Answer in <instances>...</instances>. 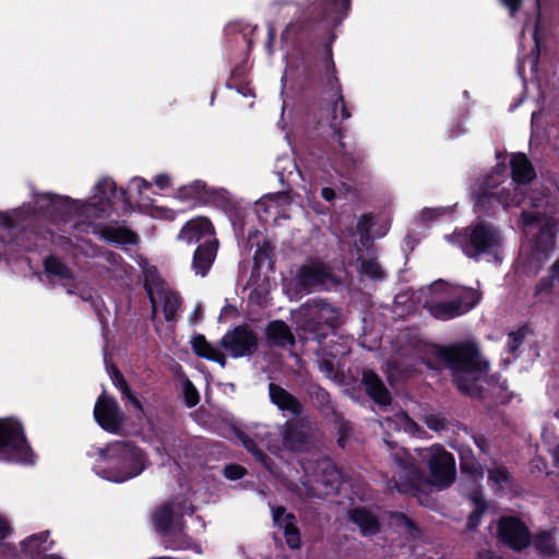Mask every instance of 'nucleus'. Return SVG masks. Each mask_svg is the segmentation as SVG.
I'll return each mask as SVG.
<instances>
[{"instance_id": "obj_22", "label": "nucleus", "mask_w": 559, "mask_h": 559, "mask_svg": "<svg viewBox=\"0 0 559 559\" xmlns=\"http://www.w3.org/2000/svg\"><path fill=\"white\" fill-rule=\"evenodd\" d=\"M501 5L504 7L510 17H515L516 14L520 12V10L523 7V0H499ZM550 0H534L535 10L537 14V19L534 25L533 31V41H534V48L533 53L535 55V63H537V60L540 55V46H542V38H540V27H542V9L544 7L548 5V2Z\"/></svg>"}, {"instance_id": "obj_33", "label": "nucleus", "mask_w": 559, "mask_h": 559, "mask_svg": "<svg viewBox=\"0 0 559 559\" xmlns=\"http://www.w3.org/2000/svg\"><path fill=\"white\" fill-rule=\"evenodd\" d=\"M104 238L108 242L117 245H138L139 235L126 227H107L104 229Z\"/></svg>"}, {"instance_id": "obj_58", "label": "nucleus", "mask_w": 559, "mask_h": 559, "mask_svg": "<svg viewBox=\"0 0 559 559\" xmlns=\"http://www.w3.org/2000/svg\"><path fill=\"white\" fill-rule=\"evenodd\" d=\"M521 218L525 226H533L542 223L543 215L538 212L523 211L521 214Z\"/></svg>"}, {"instance_id": "obj_42", "label": "nucleus", "mask_w": 559, "mask_h": 559, "mask_svg": "<svg viewBox=\"0 0 559 559\" xmlns=\"http://www.w3.org/2000/svg\"><path fill=\"white\" fill-rule=\"evenodd\" d=\"M480 298L481 295L478 290L474 288H465L452 299L459 302L460 310H462V313L464 314L476 307V305L480 301Z\"/></svg>"}, {"instance_id": "obj_63", "label": "nucleus", "mask_w": 559, "mask_h": 559, "mask_svg": "<svg viewBox=\"0 0 559 559\" xmlns=\"http://www.w3.org/2000/svg\"><path fill=\"white\" fill-rule=\"evenodd\" d=\"M321 197L325 201L331 202V201H333L335 199L336 193H335V190L333 188L324 187L321 190Z\"/></svg>"}, {"instance_id": "obj_36", "label": "nucleus", "mask_w": 559, "mask_h": 559, "mask_svg": "<svg viewBox=\"0 0 559 559\" xmlns=\"http://www.w3.org/2000/svg\"><path fill=\"white\" fill-rule=\"evenodd\" d=\"M45 272L61 280H73L72 270L56 255H48L44 260Z\"/></svg>"}, {"instance_id": "obj_41", "label": "nucleus", "mask_w": 559, "mask_h": 559, "mask_svg": "<svg viewBox=\"0 0 559 559\" xmlns=\"http://www.w3.org/2000/svg\"><path fill=\"white\" fill-rule=\"evenodd\" d=\"M337 431V445L345 450L353 435L352 424L344 418L343 414L331 419Z\"/></svg>"}, {"instance_id": "obj_48", "label": "nucleus", "mask_w": 559, "mask_h": 559, "mask_svg": "<svg viewBox=\"0 0 559 559\" xmlns=\"http://www.w3.org/2000/svg\"><path fill=\"white\" fill-rule=\"evenodd\" d=\"M359 271L373 281H382L385 277L380 264L373 259L362 260Z\"/></svg>"}, {"instance_id": "obj_43", "label": "nucleus", "mask_w": 559, "mask_h": 559, "mask_svg": "<svg viewBox=\"0 0 559 559\" xmlns=\"http://www.w3.org/2000/svg\"><path fill=\"white\" fill-rule=\"evenodd\" d=\"M181 306V298L175 292H168L163 299V313L167 322L176 321L177 311Z\"/></svg>"}, {"instance_id": "obj_12", "label": "nucleus", "mask_w": 559, "mask_h": 559, "mask_svg": "<svg viewBox=\"0 0 559 559\" xmlns=\"http://www.w3.org/2000/svg\"><path fill=\"white\" fill-rule=\"evenodd\" d=\"M498 540L514 551H522L532 543L526 524L513 515H502L497 523Z\"/></svg>"}, {"instance_id": "obj_39", "label": "nucleus", "mask_w": 559, "mask_h": 559, "mask_svg": "<svg viewBox=\"0 0 559 559\" xmlns=\"http://www.w3.org/2000/svg\"><path fill=\"white\" fill-rule=\"evenodd\" d=\"M48 535V532H41L27 537L21 543L23 551L32 558L39 556L46 551L44 544L47 542Z\"/></svg>"}, {"instance_id": "obj_31", "label": "nucleus", "mask_w": 559, "mask_h": 559, "mask_svg": "<svg viewBox=\"0 0 559 559\" xmlns=\"http://www.w3.org/2000/svg\"><path fill=\"white\" fill-rule=\"evenodd\" d=\"M209 186L202 180H195L190 185L182 186L177 191V198L181 201H191L193 205H203Z\"/></svg>"}, {"instance_id": "obj_15", "label": "nucleus", "mask_w": 559, "mask_h": 559, "mask_svg": "<svg viewBox=\"0 0 559 559\" xmlns=\"http://www.w3.org/2000/svg\"><path fill=\"white\" fill-rule=\"evenodd\" d=\"M282 444L292 451H305L311 445V420L308 416L289 419L282 427Z\"/></svg>"}, {"instance_id": "obj_10", "label": "nucleus", "mask_w": 559, "mask_h": 559, "mask_svg": "<svg viewBox=\"0 0 559 559\" xmlns=\"http://www.w3.org/2000/svg\"><path fill=\"white\" fill-rule=\"evenodd\" d=\"M35 459L22 423L13 417L0 418V462L33 465Z\"/></svg>"}, {"instance_id": "obj_59", "label": "nucleus", "mask_w": 559, "mask_h": 559, "mask_svg": "<svg viewBox=\"0 0 559 559\" xmlns=\"http://www.w3.org/2000/svg\"><path fill=\"white\" fill-rule=\"evenodd\" d=\"M0 226L2 228H15L17 226L16 219L5 212L0 211Z\"/></svg>"}, {"instance_id": "obj_14", "label": "nucleus", "mask_w": 559, "mask_h": 559, "mask_svg": "<svg viewBox=\"0 0 559 559\" xmlns=\"http://www.w3.org/2000/svg\"><path fill=\"white\" fill-rule=\"evenodd\" d=\"M94 418L105 431L110 433H117L124 423V414L117 400L106 393L100 394L95 403Z\"/></svg>"}, {"instance_id": "obj_55", "label": "nucleus", "mask_w": 559, "mask_h": 559, "mask_svg": "<svg viewBox=\"0 0 559 559\" xmlns=\"http://www.w3.org/2000/svg\"><path fill=\"white\" fill-rule=\"evenodd\" d=\"M392 519L395 520L397 525L404 526L411 533L419 531L418 525L403 512H394Z\"/></svg>"}, {"instance_id": "obj_47", "label": "nucleus", "mask_w": 559, "mask_h": 559, "mask_svg": "<svg viewBox=\"0 0 559 559\" xmlns=\"http://www.w3.org/2000/svg\"><path fill=\"white\" fill-rule=\"evenodd\" d=\"M528 326L522 325L515 331H511L508 334L507 348L509 354L515 355L518 349L523 345L524 340L527 335Z\"/></svg>"}, {"instance_id": "obj_52", "label": "nucleus", "mask_w": 559, "mask_h": 559, "mask_svg": "<svg viewBox=\"0 0 559 559\" xmlns=\"http://www.w3.org/2000/svg\"><path fill=\"white\" fill-rule=\"evenodd\" d=\"M183 399L189 408L194 407L200 402L199 391L189 379L183 383Z\"/></svg>"}, {"instance_id": "obj_37", "label": "nucleus", "mask_w": 559, "mask_h": 559, "mask_svg": "<svg viewBox=\"0 0 559 559\" xmlns=\"http://www.w3.org/2000/svg\"><path fill=\"white\" fill-rule=\"evenodd\" d=\"M430 312L439 320H450L463 314L459 302L453 299L433 304L430 307Z\"/></svg>"}, {"instance_id": "obj_17", "label": "nucleus", "mask_w": 559, "mask_h": 559, "mask_svg": "<svg viewBox=\"0 0 559 559\" xmlns=\"http://www.w3.org/2000/svg\"><path fill=\"white\" fill-rule=\"evenodd\" d=\"M119 198L124 203L130 204L128 192L121 188L117 189L116 182L110 178L100 179L95 186V194L93 197V206L102 214H108L112 209V199Z\"/></svg>"}, {"instance_id": "obj_27", "label": "nucleus", "mask_w": 559, "mask_h": 559, "mask_svg": "<svg viewBox=\"0 0 559 559\" xmlns=\"http://www.w3.org/2000/svg\"><path fill=\"white\" fill-rule=\"evenodd\" d=\"M235 435L241 442L242 447L254 456L255 461H258L271 475L280 477V472L274 461L258 447L255 441L247 432L241 429H236Z\"/></svg>"}, {"instance_id": "obj_34", "label": "nucleus", "mask_w": 559, "mask_h": 559, "mask_svg": "<svg viewBox=\"0 0 559 559\" xmlns=\"http://www.w3.org/2000/svg\"><path fill=\"white\" fill-rule=\"evenodd\" d=\"M293 346H295V336L292 333L290 328L282 320V366L286 364V361H284V359H286L284 352H287V358L294 360V364L290 367L301 368V357L293 349Z\"/></svg>"}, {"instance_id": "obj_32", "label": "nucleus", "mask_w": 559, "mask_h": 559, "mask_svg": "<svg viewBox=\"0 0 559 559\" xmlns=\"http://www.w3.org/2000/svg\"><path fill=\"white\" fill-rule=\"evenodd\" d=\"M556 230L557 223L550 217L546 218L535 236L536 248L545 253L552 250L555 246Z\"/></svg>"}, {"instance_id": "obj_64", "label": "nucleus", "mask_w": 559, "mask_h": 559, "mask_svg": "<svg viewBox=\"0 0 559 559\" xmlns=\"http://www.w3.org/2000/svg\"><path fill=\"white\" fill-rule=\"evenodd\" d=\"M549 274L557 281L559 284V258L554 262V264L549 269Z\"/></svg>"}, {"instance_id": "obj_2", "label": "nucleus", "mask_w": 559, "mask_h": 559, "mask_svg": "<svg viewBox=\"0 0 559 559\" xmlns=\"http://www.w3.org/2000/svg\"><path fill=\"white\" fill-rule=\"evenodd\" d=\"M352 0H313L301 15L282 32L300 55L311 47L314 32L338 26L348 15Z\"/></svg>"}, {"instance_id": "obj_6", "label": "nucleus", "mask_w": 559, "mask_h": 559, "mask_svg": "<svg viewBox=\"0 0 559 559\" xmlns=\"http://www.w3.org/2000/svg\"><path fill=\"white\" fill-rule=\"evenodd\" d=\"M106 463L98 466L97 474L115 483H123L139 476L146 467V455L132 441H116L98 450Z\"/></svg>"}, {"instance_id": "obj_23", "label": "nucleus", "mask_w": 559, "mask_h": 559, "mask_svg": "<svg viewBox=\"0 0 559 559\" xmlns=\"http://www.w3.org/2000/svg\"><path fill=\"white\" fill-rule=\"evenodd\" d=\"M152 521L160 537L170 535L175 528L183 525L182 516L176 518L171 502H165L157 508L153 513Z\"/></svg>"}, {"instance_id": "obj_5", "label": "nucleus", "mask_w": 559, "mask_h": 559, "mask_svg": "<svg viewBox=\"0 0 559 559\" xmlns=\"http://www.w3.org/2000/svg\"><path fill=\"white\" fill-rule=\"evenodd\" d=\"M258 31V25H252L241 20L233 21L224 28L226 49L229 51L230 60L235 63L230 71V76L226 81V86L236 90L245 97L253 96L247 79L248 60Z\"/></svg>"}, {"instance_id": "obj_20", "label": "nucleus", "mask_w": 559, "mask_h": 559, "mask_svg": "<svg viewBox=\"0 0 559 559\" xmlns=\"http://www.w3.org/2000/svg\"><path fill=\"white\" fill-rule=\"evenodd\" d=\"M330 274L322 263H312L304 265L299 269L296 281L298 293L308 294L316 287L325 284Z\"/></svg>"}, {"instance_id": "obj_30", "label": "nucleus", "mask_w": 559, "mask_h": 559, "mask_svg": "<svg viewBox=\"0 0 559 559\" xmlns=\"http://www.w3.org/2000/svg\"><path fill=\"white\" fill-rule=\"evenodd\" d=\"M260 221L267 222L273 216L274 222L280 217V191L262 197L254 205Z\"/></svg>"}, {"instance_id": "obj_50", "label": "nucleus", "mask_w": 559, "mask_h": 559, "mask_svg": "<svg viewBox=\"0 0 559 559\" xmlns=\"http://www.w3.org/2000/svg\"><path fill=\"white\" fill-rule=\"evenodd\" d=\"M499 197L493 192L485 191L477 197L475 206L485 215H490L493 202H499Z\"/></svg>"}, {"instance_id": "obj_11", "label": "nucleus", "mask_w": 559, "mask_h": 559, "mask_svg": "<svg viewBox=\"0 0 559 559\" xmlns=\"http://www.w3.org/2000/svg\"><path fill=\"white\" fill-rule=\"evenodd\" d=\"M274 248L266 241L259 245L253 257V269L250 276V284L253 292L260 296H266L272 289L276 288L274 276L275 260Z\"/></svg>"}, {"instance_id": "obj_62", "label": "nucleus", "mask_w": 559, "mask_h": 559, "mask_svg": "<svg viewBox=\"0 0 559 559\" xmlns=\"http://www.w3.org/2000/svg\"><path fill=\"white\" fill-rule=\"evenodd\" d=\"M155 185L160 189L165 190L170 186V177L166 174H159L154 179Z\"/></svg>"}, {"instance_id": "obj_57", "label": "nucleus", "mask_w": 559, "mask_h": 559, "mask_svg": "<svg viewBox=\"0 0 559 559\" xmlns=\"http://www.w3.org/2000/svg\"><path fill=\"white\" fill-rule=\"evenodd\" d=\"M276 37V28L272 23L267 24V37L264 41V50L267 53V56L273 57L274 56V41Z\"/></svg>"}, {"instance_id": "obj_40", "label": "nucleus", "mask_w": 559, "mask_h": 559, "mask_svg": "<svg viewBox=\"0 0 559 559\" xmlns=\"http://www.w3.org/2000/svg\"><path fill=\"white\" fill-rule=\"evenodd\" d=\"M534 546L544 558H550L557 552L555 538L552 534L547 531H543L536 535Z\"/></svg>"}, {"instance_id": "obj_38", "label": "nucleus", "mask_w": 559, "mask_h": 559, "mask_svg": "<svg viewBox=\"0 0 559 559\" xmlns=\"http://www.w3.org/2000/svg\"><path fill=\"white\" fill-rule=\"evenodd\" d=\"M164 547L173 550H187L191 547V537L183 533V525L175 528L170 535L162 537Z\"/></svg>"}, {"instance_id": "obj_21", "label": "nucleus", "mask_w": 559, "mask_h": 559, "mask_svg": "<svg viewBox=\"0 0 559 559\" xmlns=\"http://www.w3.org/2000/svg\"><path fill=\"white\" fill-rule=\"evenodd\" d=\"M217 239H205L199 243L192 257V270L197 275L206 276L210 272L218 251Z\"/></svg>"}, {"instance_id": "obj_54", "label": "nucleus", "mask_w": 559, "mask_h": 559, "mask_svg": "<svg viewBox=\"0 0 559 559\" xmlns=\"http://www.w3.org/2000/svg\"><path fill=\"white\" fill-rule=\"evenodd\" d=\"M247 473L248 472L245 466L236 463L227 464L223 469V475L229 480L241 479L245 475H247Z\"/></svg>"}, {"instance_id": "obj_18", "label": "nucleus", "mask_w": 559, "mask_h": 559, "mask_svg": "<svg viewBox=\"0 0 559 559\" xmlns=\"http://www.w3.org/2000/svg\"><path fill=\"white\" fill-rule=\"evenodd\" d=\"M37 204L40 210L49 213L58 221H67L73 213L79 212L78 201L69 197H60L52 193L40 194Z\"/></svg>"}, {"instance_id": "obj_9", "label": "nucleus", "mask_w": 559, "mask_h": 559, "mask_svg": "<svg viewBox=\"0 0 559 559\" xmlns=\"http://www.w3.org/2000/svg\"><path fill=\"white\" fill-rule=\"evenodd\" d=\"M451 240L467 258L476 261L481 255H497L502 247L499 228L486 221H478L465 228L456 229L451 235Z\"/></svg>"}, {"instance_id": "obj_49", "label": "nucleus", "mask_w": 559, "mask_h": 559, "mask_svg": "<svg viewBox=\"0 0 559 559\" xmlns=\"http://www.w3.org/2000/svg\"><path fill=\"white\" fill-rule=\"evenodd\" d=\"M488 480L496 485L502 486L512 484L513 477L506 466L500 465L488 469Z\"/></svg>"}, {"instance_id": "obj_56", "label": "nucleus", "mask_w": 559, "mask_h": 559, "mask_svg": "<svg viewBox=\"0 0 559 559\" xmlns=\"http://www.w3.org/2000/svg\"><path fill=\"white\" fill-rule=\"evenodd\" d=\"M318 366L321 372H323L328 378H335V365L333 358L321 357L318 359Z\"/></svg>"}, {"instance_id": "obj_35", "label": "nucleus", "mask_w": 559, "mask_h": 559, "mask_svg": "<svg viewBox=\"0 0 559 559\" xmlns=\"http://www.w3.org/2000/svg\"><path fill=\"white\" fill-rule=\"evenodd\" d=\"M109 376L112 384L121 392L122 397L130 401L136 408L142 409L141 401L133 394L124 376L116 365L110 366Z\"/></svg>"}, {"instance_id": "obj_44", "label": "nucleus", "mask_w": 559, "mask_h": 559, "mask_svg": "<svg viewBox=\"0 0 559 559\" xmlns=\"http://www.w3.org/2000/svg\"><path fill=\"white\" fill-rule=\"evenodd\" d=\"M473 501L475 503V509L469 513L466 521V528L468 531L477 530L487 509V503L483 497L474 496Z\"/></svg>"}, {"instance_id": "obj_60", "label": "nucleus", "mask_w": 559, "mask_h": 559, "mask_svg": "<svg viewBox=\"0 0 559 559\" xmlns=\"http://www.w3.org/2000/svg\"><path fill=\"white\" fill-rule=\"evenodd\" d=\"M269 389L271 402L280 407V384L271 382Z\"/></svg>"}, {"instance_id": "obj_3", "label": "nucleus", "mask_w": 559, "mask_h": 559, "mask_svg": "<svg viewBox=\"0 0 559 559\" xmlns=\"http://www.w3.org/2000/svg\"><path fill=\"white\" fill-rule=\"evenodd\" d=\"M394 461L399 469L395 472L392 480L399 492L416 496L423 491L424 487L430 484L424 472L416 466L414 457L409 453L397 451L394 454ZM428 467L432 485L447 488L455 479V460L445 450L433 454L428 461Z\"/></svg>"}, {"instance_id": "obj_61", "label": "nucleus", "mask_w": 559, "mask_h": 559, "mask_svg": "<svg viewBox=\"0 0 559 559\" xmlns=\"http://www.w3.org/2000/svg\"><path fill=\"white\" fill-rule=\"evenodd\" d=\"M475 444L477 448L485 454H487L490 450L489 440L484 436H477L474 438Z\"/></svg>"}, {"instance_id": "obj_13", "label": "nucleus", "mask_w": 559, "mask_h": 559, "mask_svg": "<svg viewBox=\"0 0 559 559\" xmlns=\"http://www.w3.org/2000/svg\"><path fill=\"white\" fill-rule=\"evenodd\" d=\"M301 467L309 481L322 485L329 491L337 490L342 484V472L330 457L301 461Z\"/></svg>"}, {"instance_id": "obj_28", "label": "nucleus", "mask_w": 559, "mask_h": 559, "mask_svg": "<svg viewBox=\"0 0 559 559\" xmlns=\"http://www.w3.org/2000/svg\"><path fill=\"white\" fill-rule=\"evenodd\" d=\"M308 392L313 405L325 419L331 420L342 415V413L336 409V405L332 401L330 393L323 386L317 383L311 384Z\"/></svg>"}, {"instance_id": "obj_8", "label": "nucleus", "mask_w": 559, "mask_h": 559, "mask_svg": "<svg viewBox=\"0 0 559 559\" xmlns=\"http://www.w3.org/2000/svg\"><path fill=\"white\" fill-rule=\"evenodd\" d=\"M336 35L332 32L329 36L328 43L324 45V66L328 75V84L334 90L331 104L329 107V128L332 131V139L338 144L340 151L344 157L350 159L354 164L361 162L360 155L355 156L353 152L348 151L344 139V129L342 123L352 117V112L345 102L342 85L336 76V67L333 60L332 45Z\"/></svg>"}, {"instance_id": "obj_26", "label": "nucleus", "mask_w": 559, "mask_h": 559, "mask_svg": "<svg viewBox=\"0 0 559 559\" xmlns=\"http://www.w3.org/2000/svg\"><path fill=\"white\" fill-rule=\"evenodd\" d=\"M512 180L520 185H527L536 178V171L525 153H513L510 158Z\"/></svg>"}, {"instance_id": "obj_24", "label": "nucleus", "mask_w": 559, "mask_h": 559, "mask_svg": "<svg viewBox=\"0 0 559 559\" xmlns=\"http://www.w3.org/2000/svg\"><path fill=\"white\" fill-rule=\"evenodd\" d=\"M352 523L357 525L365 537H371L380 533L381 524L376 514L366 507H356L348 512Z\"/></svg>"}, {"instance_id": "obj_45", "label": "nucleus", "mask_w": 559, "mask_h": 559, "mask_svg": "<svg viewBox=\"0 0 559 559\" xmlns=\"http://www.w3.org/2000/svg\"><path fill=\"white\" fill-rule=\"evenodd\" d=\"M203 205H212L217 209L226 210L230 205L228 192L225 189L209 187Z\"/></svg>"}, {"instance_id": "obj_25", "label": "nucleus", "mask_w": 559, "mask_h": 559, "mask_svg": "<svg viewBox=\"0 0 559 559\" xmlns=\"http://www.w3.org/2000/svg\"><path fill=\"white\" fill-rule=\"evenodd\" d=\"M191 346L193 353L203 359L214 361L218 364L222 368H225L227 365L226 354L218 347L212 344L206 340L203 334H195L192 337Z\"/></svg>"}, {"instance_id": "obj_29", "label": "nucleus", "mask_w": 559, "mask_h": 559, "mask_svg": "<svg viewBox=\"0 0 559 559\" xmlns=\"http://www.w3.org/2000/svg\"><path fill=\"white\" fill-rule=\"evenodd\" d=\"M460 469L472 481H479L484 478L485 471L479 461L475 457L471 449L460 452Z\"/></svg>"}, {"instance_id": "obj_53", "label": "nucleus", "mask_w": 559, "mask_h": 559, "mask_svg": "<svg viewBox=\"0 0 559 559\" xmlns=\"http://www.w3.org/2000/svg\"><path fill=\"white\" fill-rule=\"evenodd\" d=\"M556 283L557 281L550 274L543 276L535 285L534 296L537 297L542 294L551 295Z\"/></svg>"}, {"instance_id": "obj_4", "label": "nucleus", "mask_w": 559, "mask_h": 559, "mask_svg": "<svg viewBox=\"0 0 559 559\" xmlns=\"http://www.w3.org/2000/svg\"><path fill=\"white\" fill-rule=\"evenodd\" d=\"M435 357L451 371L456 389L471 397H480L483 386L478 383L481 373L479 349L472 342H460L449 346H436Z\"/></svg>"}, {"instance_id": "obj_7", "label": "nucleus", "mask_w": 559, "mask_h": 559, "mask_svg": "<svg viewBox=\"0 0 559 559\" xmlns=\"http://www.w3.org/2000/svg\"><path fill=\"white\" fill-rule=\"evenodd\" d=\"M293 322L299 338L322 342L338 325L337 309L321 298H310L296 311Z\"/></svg>"}, {"instance_id": "obj_19", "label": "nucleus", "mask_w": 559, "mask_h": 559, "mask_svg": "<svg viewBox=\"0 0 559 559\" xmlns=\"http://www.w3.org/2000/svg\"><path fill=\"white\" fill-rule=\"evenodd\" d=\"M205 239H217L212 222L205 216H197L188 221L177 235V240L193 245Z\"/></svg>"}, {"instance_id": "obj_16", "label": "nucleus", "mask_w": 559, "mask_h": 559, "mask_svg": "<svg viewBox=\"0 0 559 559\" xmlns=\"http://www.w3.org/2000/svg\"><path fill=\"white\" fill-rule=\"evenodd\" d=\"M361 385L366 395L382 412H385L393 402L392 394L381 377L372 369H362Z\"/></svg>"}, {"instance_id": "obj_51", "label": "nucleus", "mask_w": 559, "mask_h": 559, "mask_svg": "<svg viewBox=\"0 0 559 559\" xmlns=\"http://www.w3.org/2000/svg\"><path fill=\"white\" fill-rule=\"evenodd\" d=\"M284 536L290 549H299L301 547L300 532L295 524L290 522L285 524Z\"/></svg>"}, {"instance_id": "obj_1", "label": "nucleus", "mask_w": 559, "mask_h": 559, "mask_svg": "<svg viewBox=\"0 0 559 559\" xmlns=\"http://www.w3.org/2000/svg\"><path fill=\"white\" fill-rule=\"evenodd\" d=\"M218 345L233 359L259 354L266 362L265 371H277L280 369V319L267 323L263 338H260L250 324L241 323L228 330Z\"/></svg>"}, {"instance_id": "obj_46", "label": "nucleus", "mask_w": 559, "mask_h": 559, "mask_svg": "<svg viewBox=\"0 0 559 559\" xmlns=\"http://www.w3.org/2000/svg\"><path fill=\"white\" fill-rule=\"evenodd\" d=\"M282 412L290 413L295 419L304 417V405L292 393L282 388Z\"/></svg>"}]
</instances>
